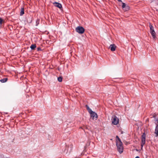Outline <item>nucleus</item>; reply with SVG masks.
<instances>
[{
  "instance_id": "obj_10",
  "label": "nucleus",
  "mask_w": 158,
  "mask_h": 158,
  "mask_svg": "<svg viewBox=\"0 0 158 158\" xmlns=\"http://www.w3.org/2000/svg\"><path fill=\"white\" fill-rule=\"evenodd\" d=\"M146 134L145 133H143L141 138V141L145 142Z\"/></svg>"
},
{
  "instance_id": "obj_2",
  "label": "nucleus",
  "mask_w": 158,
  "mask_h": 158,
  "mask_svg": "<svg viewBox=\"0 0 158 158\" xmlns=\"http://www.w3.org/2000/svg\"><path fill=\"white\" fill-rule=\"evenodd\" d=\"M73 145L71 144L69 145H66L64 152L66 154H69L72 151Z\"/></svg>"
},
{
  "instance_id": "obj_24",
  "label": "nucleus",
  "mask_w": 158,
  "mask_h": 158,
  "mask_svg": "<svg viewBox=\"0 0 158 158\" xmlns=\"http://www.w3.org/2000/svg\"><path fill=\"white\" fill-rule=\"evenodd\" d=\"M118 2H122L121 0H117Z\"/></svg>"
},
{
  "instance_id": "obj_7",
  "label": "nucleus",
  "mask_w": 158,
  "mask_h": 158,
  "mask_svg": "<svg viewBox=\"0 0 158 158\" xmlns=\"http://www.w3.org/2000/svg\"><path fill=\"white\" fill-rule=\"evenodd\" d=\"M90 114L91 117L93 118V119H94V118H95V119H97L98 118V116L97 114L95 112L92 111L90 113H89Z\"/></svg>"
},
{
  "instance_id": "obj_6",
  "label": "nucleus",
  "mask_w": 158,
  "mask_h": 158,
  "mask_svg": "<svg viewBox=\"0 0 158 158\" xmlns=\"http://www.w3.org/2000/svg\"><path fill=\"white\" fill-rule=\"evenodd\" d=\"M76 31L77 32L79 33L82 34L84 32L85 29L82 27L78 26L76 28Z\"/></svg>"
},
{
  "instance_id": "obj_15",
  "label": "nucleus",
  "mask_w": 158,
  "mask_h": 158,
  "mask_svg": "<svg viewBox=\"0 0 158 158\" xmlns=\"http://www.w3.org/2000/svg\"><path fill=\"white\" fill-rule=\"evenodd\" d=\"M123 9L125 11H127L129 10V7L128 6H126L125 8Z\"/></svg>"
},
{
  "instance_id": "obj_23",
  "label": "nucleus",
  "mask_w": 158,
  "mask_h": 158,
  "mask_svg": "<svg viewBox=\"0 0 158 158\" xmlns=\"http://www.w3.org/2000/svg\"><path fill=\"white\" fill-rule=\"evenodd\" d=\"M135 158H140L139 156H137L135 157Z\"/></svg>"
},
{
  "instance_id": "obj_4",
  "label": "nucleus",
  "mask_w": 158,
  "mask_h": 158,
  "mask_svg": "<svg viewBox=\"0 0 158 158\" xmlns=\"http://www.w3.org/2000/svg\"><path fill=\"white\" fill-rule=\"evenodd\" d=\"M149 27L150 28V32L153 38L155 39L156 37V33L153 27L151 24H149Z\"/></svg>"
},
{
  "instance_id": "obj_17",
  "label": "nucleus",
  "mask_w": 158,
  "mask_h": 158,
  "mask_svg": "<svg viewBox=\"0 0 158 158\" xmlns=\"http://www.w3.org/2000/svg\"><path fill=\"white\" fill-rule=\"evenodd\" d=\"M145 141H141V148H142L143 146L145 144Z\"/></svg>"
},
{
  "instance_id": "obj_25",
  "label": "nucleus",
  "mask_w": 158,
  "mask_h": 158,
  "mask_svg": "<svg viewBox=\"0 0 158 158\" xmlns=\"http://www.w3.org/2000/svg\"><path fill=\"white\" fill-rule=\"evenodd\" d=\"M3 156V155H1V156Z\"/></svg>"
},
{
  "instance_id": "obj_11",
  "label": "nucleus",
  "mask_w": 158,
  "mask_h": 158,
  "mask_svg": "<svg viewBox=\"0 0 158 158\" xmlns=\"http://www.w3.org/2000/svg\"><path fill=\"white\" fill-rule=\"evenodd\" d=\"M85 106L87 109V110H88V112L89 113H90V112L92 111V110L89 107V106L88 105H86Z\"/></svg>"
},
{
  "instance_id": "obj_1",
  "label": "nucleus",
  "mask_w": 158,
  "mask_h": 158,
  "mask_svg": "<svg viewBox=\"0 0 158 158\" xmlns=\"http://www.w3.org/2000/svg\"><path fill=\"white\" fill-rule=\"evenodd\" d=\"M116 144L118 151L120 154L122 153L123 151V143L118 135L116 136Z\"/></svg>"
},
{
  "instance_id": "obj_19",
  "label": "nucleus",
  "mask_w": 158,
  "mask_h": 158,
  "mask_svg": "<svg viewBox=\"0 0 158 158\" xmlns=\"http://www.w3.org/2000/svg\"><path fill=\"white\" fill-rule=\"evenodd\" d=\"M126 6V4L125 3L122 2V7L123 9H124V8H125V7Z\"/></svg>"
},
{
  "instance_id": "obj_20",
  "label": "nucleus",
  "mask_w": 158,
  "mask_h": 158,
  "mask_svg": "<svg viewBox=\"0 0 158 158\" xmlns=\"http://www.w3.org/2000/svg\"><path fill=\"white\" fill-rule=\"evenodd\" d=\"M3 21V20L1 18H0V24H2V22Z\"/></svg>"
},
{
  "instance_id": "obj_18",
  "label": "nucleus",
  "mask_w": 158,
  "mask_h": 158,
  "mask_svg": "<svg viewBox=\"0 0 158 158\" xmlns=\"http://www.w3.org/2000/svg\"><path fill=\"white\" fill-rule=\"evenodd\" d=\"M57 79L59 82H61L62 80V78L61 77H58Z\"/></svg>"
},
{
  "instance_id": "obj_12",
  "label": "nucleus",
  "mask_w": 158,
  "mask_h": 158,
  "mask_svg": "<svg viewBox=\"0 0 158 158\" xmlns=\"http://www.w3.org/2000/svg\"><path fill=\"white\" fill-rule=\"evenodd\" d=\"M30 47L31 50H34L36 48V45L35 44H32Z\"/></svg>"
},
{
  "instance_id": "obj_14",
  "label": "nucleus",
  "mask_w": 158,
  "mask_h": 158,
  "mask_svg": "<svg viewBox=\"0 0 158 158\" xmlns=\"http://www.w3.org/2000/svg\"><path fill=\"white\" fill-rule=\"evenodd\" d=\"M24 9L23 8H22L21 9L20 15H23L24 14Z\"/></svg>"
},
{
  "instance_id": "obj_22",
  "label": "nucleus",
  "mask_w": 158,
  "mask_h": 158,
  "mask_svg": "<svg viewBox=\"0 0 158 158\" xmlns=\"http://www.w3.org/2000/svg\"><path fill=\"white\" fill-rule=\"evenodd\" d=\"M32 22V18H31V21L29 23H31Z\"/></svg>"
},
{
  "instance_id": "obj_5",
  "label": "nucleus",
  "mask_w": 158,
  "mask_h": 158,
  "mask_svg": "<svg viewBox=\"0 0 158 158\" xmlns=\"http://www.w3.org/2000/svg\"><path fill=\"white\" fill-rule=\"evenodd\" d=\"M112 123L114 125H116L118 123L119 119L115 115L113 116L112 117Z\"/></svg>"
},
{
  "instance_id": "obj_13",
  "label": "nucleus",
  "mask_w": 158,
  "mask_h": 158,
  "mask_svg": "<svg viewBox=\"0 0 158 158\" xmlns=\"http://www.w3.org/2000/svg\"><path fill=\"white\" fill-rule=\"evenodd\" d=\"M8 80L7 78H4L0 80V81L2 83H4L6 82Z\"/></svg>"
},
{
  "instance_id": "obj_16",
  "label": "nucleus",
  "mask_w": 158,
  "mask_h": 158,
  "mask_svg": "<svg viewBox=\"0 0 158 158\" xmlns=\"http://www.w3.org/2000/svg\"><path fill=\"white\" fill-rule=\"evenodd\" d=\"M40 23V19H37L36 20V26H37Z\"/></svg>"
},
{
  "instance_id": "obj_21",
  "label": "nucleus",
  "mask_w": 158,
  "mask_h": 158,
  "mask_svg": "<svg viewBox=\"0 0 158 158\" xmlns=\"http://www.w3.org/2000/svg\"><path fill=\"white\" fill-rule=\"evenodd\" d=\"M37 50L38 51H41L42 50L41 49V48L40 47L38 48H37Z\"/></svg>"
},
{
  "instance_id": "obj_8",
  "label": "nucleus",
  "mask_w": 158,
  "mask_h": 158,
  "mask_svg": "<svg viewBox=\"0 0 158 158\" xmlns=\"http://www.w3.org/2000/svg\"><path fill=\"white\" fill-rule=\"evenodd\" d=\"M53 4L55 6L57 7L60 9L62 8V5L60 3L55 2L53 3Z\"/></svg>"
},
{
  "instance_id": "obj_9",
  "label": "nucleus",
  "mask_w": 158,
  "mask_h": 158,
  "mask_svg": "<svg viewBox=\"0 0 158 158\" xmlns=\"http://www.w3.org/2000/svg\"><path fill=\"white\" fill-rule=\"evenodd\" d=\"M116 46L114 44H111L110 47L109 48L112 51H114L116 49Z\"/></svg>"
},
{
  "instance_id": "obj_3",
  "label": "nucleus",
  "mask_w": 158,
  "mask_h": 158,
  "mask_svg": "<svg viewBox=\"0 0 158 158\" xmlns=\"http://www.w3.org/2000/svg\"><path fill=\"white\" fill-rule=\"evenodd\" d=\"M153 117L154 118L155 120V124L156 125V127L155 129V134L156 135V136L157 137L158 136V120L157 118H156V116L155 115L153 116Z\"/></svg>"
}]
</instances>
